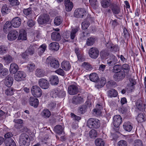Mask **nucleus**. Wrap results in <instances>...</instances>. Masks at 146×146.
I'll list each match as a JSON object with an SVG mask.
<instances>
[{"mask_svg": "<svg viewBox=\"0 0 146 146\" xmlns=\"http://www.w3.org/2000/svg\"><path fill=\"white\" fill-rule=\"evenodd\" d=\"M137 119L139 122H142L145 120L144 117L143 113H139L137 115Z\"/></svg>", "mask_w": 146, "mask_h": 146, "instance_id": "nucleus-55", "label": "nucleus"}, {"mask_svg": "<svg viewBox=\"0 0 146 146\" xmlns=\"http://www.w3.org/2000/svg\"><path fill=\"white\" fill-rule=\"evenodd\" d=\"M110 0H102L101 4L102 7L104 8H107L110 5Z\"/></svg>", "mask_w": 146, "mask_h": 146, "instance_id": "nucleus-48", "label": "nucleus"}, {"mask_svg": "<svg viewBox=\"0 0 146 146\" xmlns=\"http://www.w3.org/2000/svg\"><path fill=\"white\" fill-rule=\"evenodd\" d=\"M87 123L88 127L90 128H98L100 127V125L99 120L92 118L89 119Z\"/></svg>", "mask_w": 146, "mask_h": 146, "instance_id": "nucleus-3", "label": "nucleus"}, {"mask_svg": "<svg viewBox=\"0 0 146 146\" xmlns=\"http://www.w3.org/2000/svg\"><path fill=\"white\" fill-rule=\"evenodd\" d=\"M59 44L56 42H52L49 45V48L52 50L57 51L59 49Z\"/></svg>", "mask_w": 146, "mask_h": 146, "instance_id": "nucleus-29", "label": "nucleus"}, {"mask_svg": "<svg viewBox=\"0 0 146 146\" xmlns=\"http://www.w3.org/2000/svg\"><path fill=\"white\" fill-rule=\"evenodd\" d=\"M51 38L53 40L58 41L60 40V34L58 32H53L51 34Z\"/></svg>", "mask_w": 146, "mask_h": 146, "instance_id": "nucleus-28", "label": "nucleus"}, {"mask_svg": "<svg viewBox=\"0 0 146 146\" xmlns=\"http://www.w3.org/2000/svg\"><path fill=\"white\" fill-rule=\"evenodd\" d=\"M95 143L96 146H104L105 142L101 138H98L95 141Z\"/></svg>", "mask_w": 146, "mask_h": 146, "instance_id": "nucleus-50", "label": "nucleus"}, {"mask_svg": "<svg viewBox=\"0 0 146 146\" xmlns=\"http://www.w3.org/2000/svg\"><path fill=\"white\" fill-rule=\"evenodd\" d=\"M3 59L7 64L11 63L13 61V57L9 55H7L3 57Z\"/></svg>", "mask_w": 146, "mask_h": 146, "instance_id": "nucleus-49", "label": "nucleus"}, {"mask_svg": "<svg viewBox=\"0 0 146 146\" xmlns=\"http://www.w3.org/2000/svg\"><path fill=\"white\" fill-rule=\"evenodd\" d=\"M27 39V37L26 32L25 31H20L18 37V40H25Z\"/></svg>", "mask_w": 146, "mask_h": 146, "instance_id": "nucleus-37", "label": "nucleus"}, {"mask_svg": "<svg viewBox=\"0 0 146 146\" xmlns=\"http://www.w3.org/2000/svg\"><path fill=\"white\" fill-rule=\"evenodd\" d=\"M121 68V65L116 64L114 65L113 67L112 70V72L115 73L118 72L122 71Z\"/></svg>", "mask_w": 146, "mask_h": 146, "instance_id": "nucleus-51", "label": "nucleus"}, {"mask_svg": "<svg viewBox=\"0 0 146 146\" xmlns=\"http://www.w3.org/2000/svg\"><path fill=\"white\" fill-rule=\"evenodd\" d=\"M45 72L42 69L38 68L35 71V75L38 77L40 78L44 75Z\"/></svg>", "mask_w": 146, "mask_h": 146, "instance_id": "nucleus-31", "label": "nucleus"}, {"mask_svg": "<svg viewBox=\"0 0 146 146\" xmlns=\"http://www.w3.org/2000/svg\"><path fill=\"white\" fill-rule=\"evenodd\" d=\"M18 35V32L15 30L10 31L7 35V38L9 40H13L16 39Z\"/></svg>", "mask_w": 146, "mask_h": 146, "instance_id": "nucleus-15", "label": "nucleus"}, {"mask_svg": "<svg viewBox=\"0 0 146 146\" xmlns=\"http://www.w3.org/2000/svg\"><path fill=\"white\" fill-rule=\"evenodd\" d=\"M38 46L36 44L31 45L26 51L28 55H32L35 52L38 48Z\"/></svg>", "mask_w": 146, "mask_h": 146, "instance_id": "nucleus-14", "label": "nucleus"}, {"mask_svg": "<svg viewBox=\"0 0 146 146\" xmlns=\"http://www.w3.org/2000/svg\"><path fill=\"white\" fill-rule=\"evenodd\" d=\"M49 81L52 85H56L59 83V80L57 76L52 75L50 77Z\"/></svg>", "mask_w": 146, "mask_h": 146, "instance_id": "nucleus-20", "label": "nucleus"}, {"mask_svg": "<svg viewBox=\"0 0 146 146\" xmlns=\"http://www.w3.org/2000/svg\"><path fill=\"white\" fill-rule=\"evenodd\" d=\"M96 40L94 37H90L86 39V44L88 46H91L94 44Z\"/></svg>", "mask_w": 146, "mask_h": 146, "instance_id": "nucleus-39", "label": "nucleus"}, {"mask_svg": "<svg viewBox=\"0 0 146 146\" xmlns=\"http://www.w3.org/2000/svg\"><path fill=\"white\" fill-rule=\"evenodd\" d=\"M46 48V45L45 44H42L39 48H38V54L39 56L41 55L44 52Z\"/></svg>", "mask_w": 146, "mask_h": 146, "instance_id": "nucleus-43", "label": "nucleus"}, {"mask_svg": "<svg viewBox=\"0 0 146 146\" xmlns=\"http://www.w3.org/2000/svg\"><path fill=\"white\" fill-rule=\"evenodd\" d=\"M14 90L12 88H9L6 90L5 94L7 95H12L13 94Z\"/></svg>", "mask_w": 146, "mask_h": 146, "instance_id": "nucleus-61", "label": "nucleus"}, {"mask_svg": "<svg viewBox=\"0 0 146 146\" xmlns=\"http://www.w3.org/2000/svg\"><path fill=\"white\" fill-rule=\"evenodd\" d=\"M92 7L94 9H96L98 6V2L97 0H89Z\"/></svg>", "mask_w": 146, "mask_h": 146, "instance_id": "nucleus-45", "label": "nucleus"}, {"mask_svg": "<svg viewBox=\"0 0 146 146\" xmlns=\"http://www.w3.org/2000/svg\"><path fill=\"white\" fill-rule=\"evenodd\" d=\"M30 139L28 135L24 133L19 137V143L21 146H29L30 144Z\"/></svg>", "mask_w": 146, "mask_h": 146, "instance_id": "nucleus-1", "label": "nucleus"}, {"mask_svg": "<svg viewBox=\"0 0 146 146\" xmlns=\"http://www.w3.org/2000/svg\"><path fill=\"white\" fill-rule=\"evenodd\" d=\"M10 11V10L9 9L7 5L5 4L3 6L1 9V12L3 14H7Z\"/></svg>", "mask_w": 146, "mask_h": 146, "instance_id": "nucleus-52", "label": "nucleus"}, {"mask_svg": "<svg viewBox=\"0 0 146 146\" xmlns=\"http://www.w3.org/2000/svg\"><path fill=\"white\" fill-rule=\"evenodd\" d=\"M127 142L124 140H121L119 141L117 143V146H127Z\"/></svg>", "mask_w": 146, "mask_h": 146, "instance_id": "nucleus-64", "label": "nucleus"}, {"mask_svg": "<svg viewBox=\"0 0 146 146\" xmlns=\"http://www.w3.org/2000/svg\"><path fill=\"white\" fill-rule=\"evenodd\" d=\"M13 79L10 75H8L4 80V82L6 86L10 87L13 83Z\"/></svg>", "mask_w": 146, "mask_h": 146, "instance_id": "nucleus-23", "label": "nucleus"}, {"mask_svg": "<svg viewBox=\"0 0 146 146\" xmlns=\"http://www.w3.org/2000/svg\"><path fill=\"white\" fill-rule=\"evenodd\" d=\"M87 103H85V104L80 106L78 109L79 112L82 113L85 112L87 109V106L86 105Z\"/></svg>", "mask_w": 146, "mask_h": 146, "instance_id": "nucleus-47", "label": "nucleus"}, {"mask_svg": "<svg viewBox=\"0 0 146 146\" xmlns=\"http://www.w3.org/2000/svg\"><path fill=\"white\" fill-rule=\"evenodd\" d=\"M11 22L13 26L15 28L19 27L21 24V19L18 17L13 18Z\"/></svg>", "mask_w": 146, "mask_h": 146, "instance_id": "nucleus-19", "label": "nucleus"}, {"mask_svg": "<svg viewBox=\"0 0 146 146\" xmlns=\"http://www.w3.org/2000/svg\"><path fill=\"white\" fill-rule=\"evenodd\" d=\"M82 66L88 70H91L92 68V66L89 63L86 62L82 63Z\"/></svg>", "mask_w": 146, "mask_h": 146, "instance_id": "nucleus-59", "label": "nucleus"}, {"mask_svg": "<svg viewBox=\"0 0 146 146\" xmlns=\"http://www.w3.org/2000/svg\"><path fill=\"white\" fill-rule=\"evenodd\" d=\"M125 76V74L124 71L116 72L113 75L114 79L116 81L119 82L123 80Z\"/></svg>", "mask_w": 146, "mask_h": 146, "instance_id": "nucleus-10", "label": "nucleus"}, {"mask_svg": "<svg viewBox=\"0 0 146 146\" xmlns=\"http://www.w3.org/2000/svg\"><path fill=\"white\" fill-rule=\"evenodd\" d=\"M38 84L41 88L45 89L48 88L49 86L48 81L43 78L39 80Z\"/></svg>", "mask_w": 146, "mask_h": 146, "instance_id": "nucleus-13", "label": "nucleus"}, {"mask_svg": "<svg viewBox=\"0 0 146 146\" xmlns=\"http://www.w3.org/2000/svg\"><path fill=\"white\" fill-rule=\"evenodd\" d=\"M41 115L44 118H48L50 115L51 113L48 110L45 109L41 112Z\"/></svg>", "mask_w": 146, "mask_h": 146, "instance_id": "nucleus-42", "label": "nucleus"}, {"mask_svg": "<svg viewBox=\"0 0 146 146\" xmlns=\"http://www.w3.org/2000/svg\"><path fill=\"white\" fill-rule=\"evenodd\" d=\"M107 64L109 66H113L118 62L115 56L113 55L111 56L110 58L107 60Z\"/></svg>", "mask_w": 146, "mask_h": 146, "instance_id": "nucleus-18", "label": "nucleus"}, {"mask_svg": "<svg viewBox=\"0 0 146 146\" xmlns=\"http://www.w3.org/2000/svg\"><path fill=\"white\" fill-rule=\"evenodd\" d=\"M46 63L54 68H58L60 65L58 61L51 56H49L47 58L46 60Z\"/></svg>", "mask_w": 146, "mask_h": 146, "instance_id": "nucleus-4", "label": "nucleus"}, {"mask_svg": "<svg viewBox=\"0 0 146 146\" xmlns=\"http://www.w3.org/2000/svg\"><path fill=\"white\" fill-rule=\"evenodd\" d=\"M35 65L33 63L28 64L27 65V68L30 71H33L35 69Z\"/></svg>", "mask_w": 146, "mask_h": 146, "instance_id": "nucleus-63", "label": "nucleus"}, {"mask_svg": "<svg viewBox=\"0 0 146 146\" xmlns=\"http://www.w3.org/2000/svg\"><path fill=\"white\" fill-rule=\"evenodd\" d=\"M6 146H16V143L12 139H7L4 141Z\"/></svg>", "mask_w": 146, "mask_h": 146, "instance_id": "nucleus-32", "label": "nucleus"}, {"mask_svg": "<svg viewBox=\"0 0 146 146\" xmlns=\"http://www.w3.org/2000/svg\"><path fill=\"white\" fill-rule=\"evenodd\" d=\"M123 127L125 130L129 132L131 131L133 128L132 123L129 121L125 122L123 124Z\"/></svg>", "mask_w": 146, "mask_h": 146, "instance_id": "nucleus-27", "label": "nucleus"}, {"mask_svg": "<svg viewBox=\"0 0 146 146\" xmlns=\"http://www.w3.org/2000/svg\"><path fill=\"white\" fill-rule=\"evenodd\" d=\"M129 80L130 83L128 84V88L132 91L134 89V85L136 84V82L135 80L132 78H130Z\"/></svg>", "mask_w": 146, "mask_h": 146, "instance_id": "nucleus-38", "label": "nucleus"}, {"mask_svg": "<svg viewBox=\"0 0 146 146\" xmlns=\"http://www.w3.org/2000/svg\"><path fill=\"white\" fill-rule=\"evenodd\" d=\"M68 93L70 95H74L77 94L79 92L77 84L71 85L68 88Z\"/></svg>", "mask_w": 146, "mask_h": 146, "instance_id": "nucleus-7", "label": "nucleus"}, {"mask_svg": "<svg viewBox=\"0 0 146 146\" xmlns=\"http://www.w3.org/2000/svg\"><path fill=\"white\" fill-rule=\"evenodd\" d=\"M26 76L25 73L22 71H19L15 73L14 75V78L17 81H20L23 80Z\"/></svg>", "mask_w": 146, "mask_h": 146, "instance_id": "nucleus-11", "label": "nucleus"}, {"mask_svg": "<svg viewBox=\"0 0 146 146\" xmlns=\"http://www.w3.org/2000/svg\"><path fill=\"white\" fill-rule=\"evenodd\" d=\"M66 95L65 92L60 90L58 88H55L52 90L50 92V95L53 98L57 97H63Z\"/></svg>", "mask_w": 146, "mask_h": 146, "instance_id": "nucleus-2", "label": "nucleus"}, {"mask_svg": "<svg viewBox=\"0 0 146 146\" xmlns=\"http://www.w3.org/2000/svg\"><path fill=\"white\" fill-rule=\"evenodd\" d=\"M107 47L110 51L113 52H116L118 49L117 45H114L112 44H108Z\"/></svg>", "mask_w": 146, "mask_h": 146, "instance_id": "nucleus-41", "label": "nucleus"}, {"mask_svg": "<svg viewBox=\"0 0 146 146\" xmlns=\"http://www.w3.org/2000/svg\"><path fill=\"white\" fill-rule=\"evenodd\" d=\"M31 90L33 95L35 97H39L42 95V91L41 89L37 86H33Z\"/></svg>", "mask_w": 146, "mask_h": 146, "instance_id": "nucleus-5", "label": "nucleus"}, {"mask_svg": "<svg viewBox=\"0 0 146 146\" xmlns=\"http://www.w3.org/2000/svg\"><path fill=\"white\" fill-rule=\"evenodd\" d=\"M133 146H143V141L140 139H136L134 141Z\"/></svg>", "mask_w": 146, "mask_h": 146, "instance_id": "nucleus-54", "label": "nucleus"}, {"mask_svg": "<svg viewBox=\"0 0 146 146\" xmlns=\"http://www.w3.org/2000/svg\"><path fill=\"white\" fill-rule=\"evenodd\" d=\"M78 28L77 27L75 29H72L70 33V38L72 39H74L76 36V33L78 31Z\"/></svg>", "mask_w": 146, "mask_h": 146, "instance_id": "nucleus-53", "label": "nucleus"}, {"mask_svg": "<svg viewBox=\"0 0 146 146\" xmlns=\"http://www.w3.org/2000/svg\"><path fill=\"white\" fill-rule=\"evenodd\" d=\"M50 17L47 14L41 15L39 17L37 21L40 24H44L46 23L49 20Z\"/></svg>", "mask_w": 146, "mask_h": 146, "instance_id": "nucleus-9", "label": "nucleus"}, {"mask_svg": "<svg viewBox=\"0 0 146 146\" xmlns=\"http://www.w3.org/2000/svg\"><path fill=\"white\" fill-rule=\"evenodd\" d=\"M111 8L114 15L119 14L120 12V7L115 4H112Z\"/></svg>", "mask_w": 146, "mask_h": 146, "instance_id": "nucleus-21", "label": "nucleus"}, {"mask_svg": "<svg viewBox=\"0 0 146 146\" xmlns=\"http://www.w3.org/2000/svg\"><path fill=\"white\" fill-rule=\"evenodd\" d=\"M0 72V76L1 77H3L6 76L9 73V71L6 68H4L1 70Z\"/></svg>", "mask_w": 146, "mask_h": 146, "instance_id": "nucleus-58", "label": "nucleus"}, {"mask_svg": "<svg viewBox=\"0 0 146 146\" xmlns=\"http://www.w3.org/2000/svg\"><path fill=\"white\" fill-rule=\"evenodd\" d=\"M19 67L18 65L15 63H12L10 66L9 71L11 73L14 74L17 72Z\"/></svg>", "mask_w": 146, "mask_h": 146, "instance_id": "nucleus-26", "label": "nucleus"}, {"mask_svg": "<svg viewBox=\"0 0 146 146\" xmlns=\"http://www.w3.org/2000/svg\"><path fill=\"white\" fill-rule=\"evenodd\" d=\"M99 52L98 49L95 47L90 48L88 51V54L90 57L93 59L97 58L99 55Z\"/></svg>", "mask_w": 146, "mask_h": 146, "instance_id": "nucleus-6", "label": "nucleus"}, {"mask_svg": "<svg viewBox=\"0 0 146 146\" xmlns=\"http://www.w3.org/2000/svg\"><path fill=\"white\" fill-rule=\"evenodd\" d=\"M110 53L108 50H103L100 52V55L102 59L106 58L109 55Z\"/></svg>", "mask_w": 146, "mask_h": 146, "instance_id": "nucleus-40", "label": "nucleus"}, {"mask_svg": "<svg viewBox=\"0 0 146 146\" xmlns=\"http://www.w3.org/2000/svg\"><path fill=\"white\" fill-rule=\"evenodd\" d=\"M107 94L108 96L110 98L116 97L118 94L117 91L114 89H111L108 91Z\"/></svg>", "mask_w": 146, "mask_h": 146, "instance_id": "nucleus-33", "label": "nucleus"}, {"mask_svg": "<svg viewBox=\"0 0 146 146\" xmlns=\"http://www.w3.org/2000/svg\"><path fill=\"white\" fill-rule=\"evenodd\" d=\"M83 98L82 96H77L74 98L72 100V103L74 104H77L82 103L84 101Z\"/></svg>", "mask_w": 146, "mask_h": 146, "instance_id": "nucleus-34", "label": "nucleus"}, {"mask_svg": "<svg viewBox=\"0 0 146 146\" xmlns=\"http://www.w3.org/2000/svg\"><path fill=\"white\" fill-rule=\"evenodd\" d=\"M86 14V11L84 8H78L74 12V16L78 18H82Z\"/></svg>", "mask_w": 146, "mask_h": 146, "instance_id": "nucleus-8", "label": "nucleus"}, {"mask_svg": "<svg viewBox=\"0 0 146 146\" xmlns=\"http://www.w3.org/2000/svg\"><path fill=\"white\" fill-rule=\"evenodd\" d=\"M122 122V118L119 115H115L113 117V124L116 127H118Z\"/></svg>", "mask_w": 146, "mask_h": 146, "instance_id": "nucleus-16", "label": "nucleus"}, {"mask_svg": "<svg viewBox=\"0 0 146 146\" xmlns=\"http://www.w3.org/2000/svg\"><path fill=\"white\" fill-rule=\"evenodd\" d=\"M102 109L101 106L99 104L97 105L96 106V108L93 110V114L95 115H100L101 113Z\"/></svg>", "mask_w": 146, "mask_h": 146, "instance_id": "nucleus-30", "label": "nucleus"}, {"mask_svg": "<svg viewBox=\"0 0 146 146\" xmlns=\"http://www.w3.org/2000/svg\"><path fill=\"white\" fill-rule=\"evenodd\" d=\"M61 67L64 70L67 71L70 70L71 66L69 62L64 60L62 62Z\"/></svg>", "mask_w": 146, "mask_h": 146, "instance_id": "nucleus-24", "label": "nucleus"}, {"mask_svg": "<svg viewBox=\"0 0 146 146\" xmlns=\"http://www.w3.org/2000/svg\"><path fill=\"white\" fill-rule=\"evenodd\" d=\"M106 81L104 78H102L98 81L96 85V87L100 88L103 87L105 84Z\"/></svg>", "mask_w": 146, "mask_h": 146, "instance_id": "nucleus-36", "label": "nucleus"}, {"mask_svg": "<svg viewBox=\"0 0 146 146\" xmlns=\"http://www.w3.org/2000/svg\"><path fill=\"white\" fill-rule=\"evenodd\" d=\"M23 12L24 14L26 15H29L32 13L31 8L30 7L24 9Z\"/></svg>", "mask_w": 146, "mask_h": 146, "instance_id": "nucleus-60", "label": "nucleus"}, {"mask_svg": "<svg viewBox=\"0 0 146 146\" xmlns=\"http://www.w3.org/2000/svg\"><path fill=\"white\" fill-rule=\"evenodd\" d=\"M89 23L87 21L83 22L82 23V27L83 29H87L89 26Z\"/></svg>", "mask_w": 146, "mask_h": 146, "instance_id": "nucleus-62", "label": "nucleus"}, {"mask_svg": "<svg viewBox=\"0 0 146 146\" xmlns=\"http://www.w3.org/2000/svg\"><path fill=\"white\" fill-rule=\"evenodd\" d=\"M12 26L11 22L8 21L6 22L4 27L3 31L5 33H7L8 32L11 30Z\"/></svg>", "mask_w": 146, "mask_h": 146, "instance_id": "nucleus-25", "label": "nucleus"}, {"mask_svg": "<svg viewBox=\"0 0 146 146\" xmlns=\"http://www.w3.org/2000/svg\"><path fill=\"white\" fill-rule=\"evenodd\" d=\"M89 78L91 81L94 82H96L99 80L98 74L95 73H93L90 74Z\"/></svg>", "mask_w": 146, "mask_h": 146, "instance_id": "nucleus-35", "label": "nucleus"}, {"mask_svg": "<svg viewBox=\"0 0 146 146\" xmlns=\"http://www.w3.org/2000/svg\"><path fill=\"white\" fill-rule=\"evenodd\" d=\"M54 131L57 133L61 134L63 131V129L62 126L58 125H56L54 127Z\"/></svg>", "mask_w": 146, "mask_h": 146, "instance_id": "nucleus-46", "label": "nucleus"}, {"mask_svg": "<svg viewBox=\"0 0 146 146\" xmlns=\"http://www.w3.org/2000/svg\"><path fill=\"white\" fill-rule=\"evenodd\" d=\"M63 21L62 17L60 16H57L54 19V23L56 26L60 25Z\"/></svg>", "mask_w": 146, "mask_h": 146, "instance_id": "nucleus-44", "label": "nucleus"}, {"mask_svg": "<svg viewBox=\"0 0 146 146\" xmlns=\"http://www.w3.org/2000/svg\"><path fill=\"white\" fill-rule=\"evenodd\" d=\"M64 5L65 6V9L67 11H70L72 9L73 4L70 0H64Z\"/></svg>", "mask_w": 146, "mask_h": 146, "instance_id": "nucleus-17", "label": "nucleus"}, {"mask_svg": "<svg viewBox=\"0 0 146 146\" xmlns=\"http://www.w3.org/2000/svg\"><path fill=\"white\" fill-rule=\"evenodd\" d=\"M7 51V48L6 46L2 45L0 46V54H4Z\"/></svg>", "mask_w": 146, "mask_h": 146, "instance_id": "nucleus-56", "label": "nucleus"}, {"mask_svg": "<svg viewBox=\"0 0 146 146\" xmlns=\"http://www.w3.org/2000/svg\"><path fill=\"white\" fill-rule=\"evenodd\" d=\"M89 135L91 138L94 139L97 137V133L95 130L92 129L90 131Z\"/></svg>", "mask_w": 146, "mask_h": 146, "instance_id": "nucleus-57", "label": "nucleus"}, {"mask_svg": "<svg viewBox=\"0 0 146 146\" xmlns=\"http://www.w3.org/2000/svg\"><path fill=\"white\" fill-rule=\"evenodd\" d=\"M136 106L137 108L141 111L145 110L146 105L143 100L140 99L137 100L136 102Z\"/></svg>", "mask_w": 146, "mask_h": 146, "instance_id": "nucleus-12", "label": "nucleus"}, {"mask_svg": "<svg viewBox=\"0 0 146 146\" xmlns=\"http://www.w3.org/2000/svg\"><path fill=\"white\" fill-rule=\"evenodd\" d=\"M30 104L31 106L36 108L38 106L39 102L38 99L35 98L34 97H31L29 99Z\"/></svg>", "mask_w": 146, "mask_h": 146, "instance_id": "nucleus-22", "label": "nucleus"}]
</instances>
